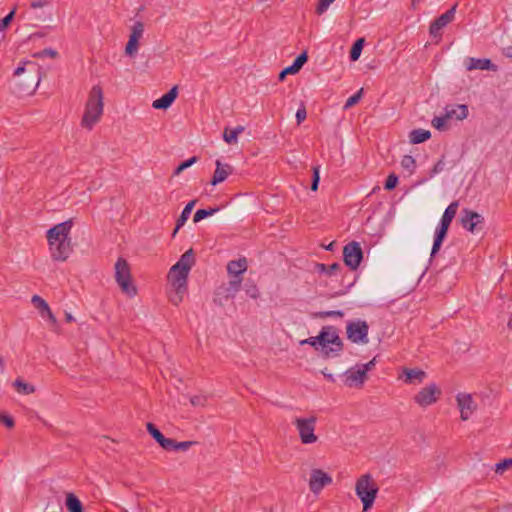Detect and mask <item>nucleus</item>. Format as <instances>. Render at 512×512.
<instances>
[{
  "label": "nucleus",
  "mask_w": 512,
  "mask_h": 512,
  "mask_svg": "<svg viewBox=\"0 0 512 512\" xmlns=\"http://www.w3.org/2000/svg\"><path fill=\"white\" fill-rule=\"evenodd\" d=\"M196 202H197V200L194 199L186 204V206L184 207V209L182 210L180 216L178 217V219L176 221V227L173 231V236H175L176 233L178 232V230L186 223Z\"/></svg>",
  "instance_id": "bb28decb"
},
{
  "label": "nucleus",
  "mask_w": 512,
  "mask_h": 512,
  "mask_svg": "<svg viewBox=\"0 0 512 512\" xmlns=\"http://www.w3.org/2000/svg\"><path fill=\"white\" fill-rule=\"evenodd\" d=\"M365 39L364 38H358L352 45L349 53V58L351 61H357L360 58V55L362 53L363 47H364Z\"/></svg>",
  "instance_id": "c756f323"
},
{
  "label": "nucleus",
  "mask_w": 512,
  "mask_h": 512,
  "mask_svg": "<svg viewBox=\"0 0 512 512\" xmlns=\"http://www.w3.org/2000/svg\"><path fill=\"white\" fill-rule=\"evenodd\" d=\"M316 422L317 418L315 416L308 418L297 417L293 420L292 424L296 427L303 444H312L318 440L317 435L314 433Z\"/></svg>",
  "instance_id": "0eeeda50"
},
{
  "label": "nucleus",
  "mask_w": 512,
  "mask_h": 512,
  "mask_svg": "<svg viewBox=\"0 0 512 512\" xmlns=\"http://www.w3.org/2000/svg\"><path fill=\"white\" fill-rule=\"evenodd\" d=\"M72 220L59 223L47 231V240L51 257L54 261H66L72 252L69 233L72 229Z\"/></svg>",
  "instance_id": "f257e3e1"
},
{
  "label": "nucleus",
  "mask_w": 512,
  "mask_h": 512,
  "mask_svg": "<svg viewBox=\"0 0 512 512\" xmlns=\"http://www.w3.org/2000/svg\"><path fill=\"white\" fill-rule=\"evenodd\" d=\"M196 443L197 442H195V441L176 442V451H187L189 448H191Z\"/></svg>",
  "instance_id": "bf43d9fd"
},
{
  "label": "nucleus",
  "mask_w": 512,
  "mask_h": 512,
  "mask_svg": "<svg viewBox=\"0 0 512 512\" xmlns=\"http://www.w3.org/2000/svg\"><path fill=\"white\" fill-rule=\"evenodd\" d=\"M144 31V25L141 21H136L131 29V34L129 37H134V39L138 40L142 37Z\"/></svg>",
  "instance_id": "a19ab883"
},
{
  "label": "nucleus",
  "mask_w": 512,
  "mask_h": 512,
  "mask_svg": "<svg viewBox=\"0 0 512 512\" xmlns=\"http://www.w3.org/2000/svg\"><path fill=\"white\" fill-rule=\"evenodd\" d=\"M369 326L366 321H349L346 326L347 338L353 343L367 344Z\"/></svg>",
  "instance_id": "6e6552de"
},
{
  "label": "nucleus",
  "mask_w": 512,
  "mask_h": 512,
  "mask_svg": "<svg viewBox=\"0 0 512 512\" xmlns=\"http://www.w3.org/2000/svg\"><path fill=\"white\" fill-rule=\"evenodd\" d=\"M182 298H183V294H177V291L175 290V294L170 297V301L174 305H178L182 301Z\"/></svg>",
  "instance_id": "e2e57ef3"
},
{
  "label": "nucleus",
  "mask_w": 512,
  "mask_h": 512,
  "mask_svg": "<svg viewBox=\"0 0 512 512\" xmlns=\"http://www.w3.org/2000/svg\"><path fill=\"white\" fill-rule=\"evenodd\" d=\"M49 4H50V2L48 0H36V1L31 2L30 7L33 9H37V8L45 7Z\"/></svg>",
  "instance_id": "680f3d73"
},
{
  "label": "nucleus",
  "mask_w": 512,
  "mask_h": 512,
  "mask_svg": "<svg viewBox=\"0 0 512 512\" xmlns=\"http://www.w3.org/2000/svg\"><path fill=\"white\" fill-rule=\"evenodd\" d=\"M397 184H398V176L395 173H391L386 178V181L384 184V189L391 191L394 188H396Z\"/></svg>",
  "instance_id": "37998d69"
},
{
  "label": "nucleus",
  "mask_w": 512,
  "mask_h": 512,
  "mask_svg": "<svg viewBox=\"0 0 512 512\" xmlns=\"http://www.w3.org/2000/svg\"><path fill=\"white\" fill-rule=\"evenodd\" d=\"M308 55L306 52H302L299 54L292 65L284 68L278 75V79L280 81H283L287 74H296L299 72V70L303 67V65L307 62Z\"/></svg>",
  "instance_id": "6ab92c4d"
},
{
  "label": "nucleus",
  "mask_w": 512,
  "mask_h": 512,
  "mask_svg": "<svg viewBox=\"0 0 512 512\" xmlns=\"http://www.w3.org/2000/svg\"><path fill=\"white\" fill-rule=\"evenodd\" d=\"M323 338H324V334L319 333L316 337H310V338L300 341V345L309 344L317 350L319 348V346L321 347V341H323Z\"/></svg>",
  "instance_id": "e433bc0d"
},
{
  "label": "nucleus",
  "mask_w": 512,
  "mask_h": 512,
  "mask_svg": "<svg viewBox=\"0 0 512 512\" xmlns=\"http://www.w3.org/2000/svg\"><path fill=\"white\" fill-rule=\"evenodd\" d=\"M190 402L195 407H204L207 403V397L205 395H195L190 398Z\"/></svg>",
  "instance_id": "8fccbe9b"
},
{
  "label": "nucleus",
  "mask_w": 512,
  "mask_h": 512,
  "mask_svg": "<svg viewBox=\"0 0 512 512\" xmlns=\"http://www.w3.org/2000/svg\"><path fill=\"white\" fill-rule=\"evenodd\" d=\"M0 423L5 425L9 429H12L15 426V421L13 417L6 413H0Z\"/></svg>",
  "instance_id": "de8ad7c7"
},
{
  "label": "nucleus",
  "mask_w": 512,
  "mask_h": 512,
  "mask_svg": "<svg viewBox=\"0 0 512 512\" xmlns=\"http://www.w3.org/2000/svg\"><path fill=\"white\" fill-rule=\"evenodd\" d=\"M138 40L134 39V37H129V40L125 47V52L129 56H133L138 50Z\"/></svg>",
  "instance_id": "79ce46f5"
},
{
  "label": "nucleus",
  "mask_w": 512,
  "mask_h": 512,
  "mask_svg": "<svg viewBox=\"0 0 512 512\" xmlns=\"http://www.w3.org/2000/svg\"><path fill=\"white\" fill-rule=\"evenodd\" d=\"M456 9L457 4H454L449 10L431 22L429 34L433 39H436V43L442 39V29L454 20Z\"/></svg>",
  "instance_id": "1a4fd4ad"
},
{
  "label": "nucleus",
  "mask_w": 512,
  "mask_h": 512,
  "mask_svg": "<svg viewBox=\"0 0 512 512\" xmlns=\"http://www.w3.org/2000/svg\"><path fill=\"white\" fill-rule=\"evenodd\" d=\"M344 312L341 310L319 311L314 314L315 318L343 317Z\"/></svg>",
  "instance_id": "ea45409f"
},
{
  "label": "nucleus",
  "mask_w": 512,
  "mask_h": 512,
  "mask_svg": "<svg viewBox=\"0 0 512 512\" xmlns=\"http://www.w3.org/2000/svg\"><path fill=\"white\" fill-rule=\"evenodd\" d=\"M458 206V201H453L452 203H450L448 207L445 209L439 225L449 228L451 222L456 216Z\"/></svg>",
  "instance_id": "393cba45"
},
{
  "label": "nucleus",
  "mask_w": 512,
  "mask_h": 512,
  "mask_svg": "<svg viewBox=\"0 0 512 512\" xmlns=\"http://www.w3.org/2000/svg\"><path fill=\"white\" fill-rule=\"evenodd\" d=\"M502 54L508 58H512V46H507L502 49Z\"/></svg>",
  "instance_id": "69168bd1"
},
{
  "label": "nucleus",
  "mask_w": 512,
  "mask_h": 512,
  "mask_svg": "<svg viewBox=\"0 0 512 512\" xmlns=\"http://www.w3.org/2000/svg\"><path fill=\"white\" fill-rule=\"evenodd\" d=\"M115 279L122 292L129 297H134L137 294V288L132 283V276L128 262L120 257L115 264Z\"/></svg>",
  "instance_id": "423d86ee"
},
{
  "label": "nucleus",
  "mask_w": 512,
  "mask_h": 512,
  "mask_svg": "<svg viewBox=\"0 0 512 512\" xmlns=\"http://www.w3.org/2000/svg\"><path fill=\"white\" fill-rule=\"evenodd\" d=\"M65 505L69 512H83V505L81 501L73 493H68L66 495Z\"/></svg>",
  "instance_id": "c85d7f7f"
},
{
  "label": "nucleus",
  "mask_w": 512,
  "mask_h": 512,
  "mask_svg": "<svg viewBox=\"0 0 512 512\" xmlns=\"http://www.w3.org/2000/svg\"><path fill=\"white\" fill-rule=\"evenodd\" d=\"M14 15H15V9L10 11L4 18H2L0 20V31L1 32L5 31L8 28V26L10 25V23L12 22V20L14 18Z\"/></svg>",
  "instance_id": "c03bdc74"
},
{
  "label": "nucleus",
  "mask_w": 512,
  "mask_h": 512,
  "mask_svg": "<svg viewBox=\"0 0 512 512\" xmlns=\"http://www.w3.org/2000/svg\"><path fill=\"white\" fill-rule=\"evenodd\" d=\"M247 270V260L245 257L238 260H232L227 264L229 275H242Z\"/></svg>",
  "instance_id": "a878e982"
},
{
  "label": "nucleus",
  "mask_w": 512,
  "mask_h": 512,
  "mask_svg": "<svg viewBox=\"0 0 512 512\" xmlns=\"http://www.w3.org/2000/svg\"><path fill=\"white\" fill-rule=\"evenodd\" d=\"M332 477L321 469H313L310 474L309 487L313 493H319L325 486L332 483Z\"/></svg>",
  "instance_id": "ddd939ff"
},
{
  "label": "nucleus",
  "mask_w": 512,
  "mask_h": 512,
  "mask_svg": "<svg viewBox=\"0 0 512 512\" xmlns=\"http://www.w3.org/2000/svg\"><path fill=\"white\" fill-rule=\"evenodd\" d=\"M448 120H449V117H446V112H445L444 115H442V116L434 117V119L432 120V126L439 131L445 130Z\"/></svg>",
  "instance_id": "4c0bfd02"
},
{
  "label": "nucleus",
  "mask_w": 512,
  "mask_h": 512,
  "mask_svg": "<svg viewBox=\"0 0 512 512\" xmlns=\"http://www.w3.org/2000/svg\"><path fill=\"white\" fill-rule=\"evenodd\" d=\"M216 169L210 181L211 185L215 186L227 179L233 172V167L229 164H223L220 160H216Z\"/></svg>",
  "instance_id": "a211bd4d"
},
{
  "label": "nucleus",
  "mask_w": 512,
  "mask_h": 512,
  "mask_svg": "<svg viewBox=\"0 0 512 512\" xmlns=\"http://www.w3.org/2000/svg\"><path fill=\"white\" fill-rule=\"evenodd\" d=\"M14 91L20 96L31 95L37 89L40 81V67L32 61H27L14 71Z\"/></svg>",
  "instance_id": "f03ea898"
},
{
  "label": "nucleus",
  "mask_w": 512,
  "mask_h": 512,
  "mask_svg": "<svg viewBox=\"0 0 512 512\" xmlns=\"http://www.w3.org/2000/svg\"><path fill=\"white\" fill-rule=\"evenodd\" d=\"M218 211H219V207H214V208H209V209H198L193 216V221L195 223H198L201 220L214 215Z\"/></svg>",
  "instance_id": "473e14b6"
},
{
  "label": "nucleus",
  "mask_w": 512,
  "mask_h": 512,
  "mask_svg": "<svg viewBox=\"0 0 512 512\" xmlns=\"http://www.w3.org/2000/svg\"><path fill=\"white\" fill-rule=\"evenodd\" d=\"M232 279L229 282L230 287L234 291H238L241 287L242 277L240 275H230Z\"/></svg>",
  "instance_id": "4d7b16f0"
},
{
  "label": "nucleus",
  "mask_w": 512,
  "mask_h": 512,
  "mask_svg": "<svg viewBox=\"0 0 512 512\" xmlns=\"http://www.w3.org/2000/svg\"><path fill=\"white\" fill-rule=\"evenodd\" d=\"M446 117L449 119L464 120L468 117V106L464 104H452L445 107Z\"/></svg>",
  "instance_id": "aec40b11"
},
{
  "label": "nucleus",
  "mask_w": 512,
  "mask_h": 512,
  "mask_svg": "<svg viewBox=\"0 0 512 512\" xmlns=\"http://www.w3.org/2000/svg\"><path fill=\"white\" fill-rule=\"evenodd\" d=\"M342 376L344 378V385L350 388H361L367 379V376L357 367V365L346 370Z\"/></svg>",
  "instance_id": "2eb2a0df"
},
{
  "label": "nucleus",
  "mask_w": 512,
  "mask_h": 512,
  "mask_svg": "<svg viewBox=\"0 0 512 512\" xmlns=\"http://www.w3.org/2000/svg\"><path fill=\"white\" fill-rule=\"evenodd\" d=\"M13 386L19 393L24 395H29L35 392V387L29 383L24 382L21 378H17L13 382Z\"/></svg>",
  "instance_id": "7c9ffc66"
},
{
  "label": "nucleus",
  "mask_w": 512,
  "mask_h": 512,
  "mask_svg": "<svg viewBox=\"0 0 512 512\" xmlns=\"http://www.w3.org/2000/svg\"><path fill=\"white\" fill-rule=\"evenodd\" d=\"M466 67L468 70H475V69L491 70V71L497 70V66L495 64H493L490 59H487V58L479 59V58L470 57L467 59Z\"/></svg>",
  "instance_id": "4be33fe9"
},
{
  "label": "nucleus",
  "mask_w": 512,
  "mask_h": 512,
  "mask_svg": "<svg viewBox=\"0 0 512 512\" xmlns=\"http://www.w3.org/2000/svg\"><path fill=\"white\" fill-rule=\"evenodd\" d=\"M401 166L409 171L410 174H413L416 168V161L411 155H404L401 160Z\"/></svg>",
  "instance_id": "c9c22d12"
},
{
  "label": "nucleus",
  "mask_w": 512,
  "mask_h": 512,
  "mask_svg": "<svg viewBox=\"0 0 512 512\" xmlns=\"http://www.w3.org/2000/svg\"><path fill=\"white\" fill-rule=\"evenodd\" d=\"M378 490L377 484L369 473L362 475L356 481L355 492L363 504L364 512L373 506Z\"/></svg>",
  "instance_id": "20e7f679"
},
{
  "label": "nucleus",
  "mask_w": 512,
  "mask_h": 512,
  "mask_svg": "<svg viewBox=\"0 0 512 512\" xmlns=\"http://www.w3.org/2000/svg\"><path fill=\"white\" fill-rule=\"evenodd\" d=\"M195 264V256L192 248L183 253L180 259L173 265V271L180 268L184 272H190L192 266Z\"/></svg>",
  "instance_id": "412c9836"
},
{
  "label": "nucleus",
  "mask_w": 512,
  "mask_h": 512,
  "mask_svg": "<svg viewBox=\"0 0 512 512\" xmlns=\"http://www.w3.org/2000/svg\"><path fill=\"white\" fill-rule=\"evenodd\" d=\"M188 275L189 272H184L180 268L176 269V271H173V266L170 268L168 280L177 291V294H184L187 291Z\"/></svg>",
  "instance_id": "4468645a"
},
{
  "label": "nucleus",
  "mask_w": 512,
  "mask_h": 512,
  "mask_svg": "<svg viewBox=\"0 0 512 512\" xmlns=\"http://www.w3.org/2000/svg\"><path fill=\"white\" fill-rule=\"evenodd\" d=\"M444 166H445V162H444V156L441 157V159H439L435 165L433 166V168L431 169L430 171V177H433L434 175L440 173L443 171L444 169Z\"/></svg>",
  "instance_id": "3c124183"
},
{
  "label": "nucleus",
  "mask_w": 512,
  "mask_h": 512,
  "mask_svg": "<svg viewBox=\"0 0 512 512\" xmlns=\"http://www.w3.org/2000/svg\"><path fill=\"white\" fill-rule=\"evenodd\" d=\"M320 176H319V167H313V176L311 182V190L316 191L319 186Z\"/></svg>",
  "instance_id": "5fc2aeb1"
},
{
  "label": "nucleus",
  "mask_w": 512,
  "mask_h": 512,
  "mask_svg": "<svg viewBox=\"0 0 512 512\" xmlns=\"http://www.w3.org/2000/svg\"><path fill=\"white\" fill-rule=\"evenodd\" d=\"M184 171V168L179 164L173 171V176H178Z\"/></svg>",
  "instance_id": "338daca9"
},
{
  "label": "nucleus",
  "mask_w": 512,
  "mask_h": 512,
  "mask_svg": "<svg viewBox=\"0 0 512 512\" xmlns=\"http://www.w3.org/2000/svg\"><path fill=\"white\" fill-rule=\"evenodd\" d=\"M176 440L172 438H164L160 446L166 451H176Z\"/></svg>",
  "instance_id": "49530a36"
},
{
  "label": "nucleus",
  "mask_w": 512,
  "mask_h": 512,
  "mask_svg": "<svg viewBox=\"0 0 512 512\" xmlns=\"http://www.w3.org/2000/svg\"><path fill=\"white\" fill-rule=\"evenodd\" d=\"M333 2L334 0H319V3L316 8L317 14H323L328 9L329 5Z\"/></svg>",
  "instance_id": "13d9d810"
},
{
  "label": "nucleus",
  "mask_w": 512,
  "mask_h": 512,
  "mask_svg": "<svg viewBox=\"0 0 512 512\" xmlns=\"http://www.w3.org/2000/svg\"><path fill=\"white\" fill-rule=\"evenodd\" d=\"M341 269V265L337 262L331 264V265H326V264H323V263H318L316 264V271L319 272V273H325L329 276L331 275H334L337 273V271H339Z\"/></svg>",
  "instance_id": "2f4dec72"
},
{
  "label": "nucleus",
  "mask_w": 512,
  "mask_h": 512,
  "mask_svg": "<svg viewBox=\"0 0 512 512\" xmlns=\"http://www.w3.org/2000/svg\"><path fill=\"white\" fill-rule=\"evenodd\" d=\"M343 260L351 270H356L360 266L363 260V251L358 242L352 241L344 246Z\"/></svg>",
  "instance_id": "9b49d317"
},
{
  "label": "nucleus",
  "mask_w": 512,
  "mask_h": 512,
  "mask_svg": "<svg viewBox=\"0 0 512 512\" xmlns=\"http://www.w3.org/2000/svg\"><path fill=\"white\" fill-rule=\"evenodd\" d=\"M404 380L405 383H409V384H412V383H422L423 380L425 379L426 377V373L421 370V369H409V368H405L403 370V375L401 376Z\"/></svg>",
  "instance_id": "5701e85b"
},
{
  "label": "nucleus",
  "mask_w": 512,
  "mask_h": 512,
  "mask_svg": "<svg viewBox=\"0 0 512 512\" xmlns=\"http://www.w3.org/2000/svg\"><path fill=\"white\" fill-rule=\"evenodd\" d=\"M233 131L235 132V136L238 138V136L244 131V127L237 126L233 129Z\"/></svg>",
  "instance_id": "774afa93"
},
{
  "label": "nucleus",
  "mask_w": 512,
  "mask_h": 512,
  "mask_svg": "<svg viewBox=\"0 0 512 512\" xmlns=\"http://www.w3.org/2000/svg\"><path fill=\"white\" fill-rule=\"evenodd\" d=\"M460 223L464 229L471 233L482 230L484 218L478 212L464 208L460 218Z\"/></svg>",
  "instance_id": "f8f14e48"
},
{
  "label": "nucleus",
  "mask_w": 512,
  "mask_h": 512,
  "mask_svg": "<svg viewBox=\"0 0 512 512\" xmlns=\"http://www.w3.org/2000/svg\"><path fill=\"white\" fill-rule=\"evenodd\" d=\"M442 394L441 389L435 384L431 383L423 387L414 397L413 400L420 407H428L438 401Z\"/></svg>",
  "instance_id": "9d476101"
},
{
  "label": "nucleus",
  "mask_w": 512,
  "mask_h": 512,
  "mask_svg": "<svg viewBox=\"0 0 512 512\" xmlns=\"http://www.w3.org/2000/svg\"><path fill=\"white\" fill-rule=\"evenodd\" d=\"M457 404L460 409V417L466 421L476 410V403L470 394L460 393L456 396Z\"/></svg>",
  "instance_id": "dca6fc26"
},
{
  "label": "nucleus",
  "mask_w": 512,
  "mask_h": 512,
  "mask_svg": "<svg viewBox=\"0 0 512 512\" xmlns=\"http://www.w3.org/2000/svg\"><path fill=\"white\" fill-rule=\"evenodd\" d=\"M198 161V157L197 156H192L191 158L183 161L180 163L181 167L185 169L191 167L193 164H195L196 162Z\"/></svg>",
  "instance_id": "052dcab7"
},
{
  "label": "nucleus",
  "mask_w": 512,
  "mask_h": 512,
  "mask_svg": "<svg viewBox=\"0 0 512 512\" xmlns=\"http://www.w3.org/2000/svg\"><path fill=\"white\" fill-rule=\"evenodd\" d=\"M512 466V459H504L495 465V472L502 474L505 470Z\"/></svg>",
  "instance_id": "a18cd8bd"
},
{
  "label": "nucleus",
  "mask_w": 512,
  "mask_h": 512,
  "mask_svg": "<svg viewBox=\"0 0 512 512\" xmlns=\"http://www.w3.org/2000/svg\"><path fill=\"white\" fill-rule=\"evenodd\" d=\"M448 229L449 228L441 225H438V227L436 228L434 242L431 250V257H434L440 250L442 243L447 236Z\"/></svg>",
  "instance_id": "b1692460"
},
{
  "label": "nucleus",
  "mask_w": 512,
  "mask_h": 512,
  "mask_svg": "<svg viewBox=\"0 0 512 512\" xmlns=\"http://www.w3.org/2000/svg\"><path fill=\"white\" fill-rule=\"evenodd\" d=\"M223 139L228 144H233L237 142V137L235 136V132L229 129H225L223 133Z\"/></svg>",
  "instance_id": "603ef678"
},
{
  "label": "nucleus",
  "mask_w": 512,
  "mask_h": 512,
  "mask_svg": "<svg viewBox=\"0 0 512 512\" xmlns=\"http://www.w3.org/2000/svg\"><path fill=\"white\" fill-rule=\"evenodd\" d=\"M319 333L324 334L321 341V350L325 358L338 356L343 350V342L339 337L338 330L334 326H324Z\"/></svg>",
  "instance_id": "39448f33"
},
{
  "label": "nucleus",
  "mask_w": 512,
  "mask_h": 512,
  "mask_svg": "<svg viewBox=\"0 0 512 512\" xmlns=\"http://www.w3.org/2000/svg\"><path fill=\"white\" fill-rule=\"evenodd\" d=\"M51 57L56 58L58 56V52L52 48H45L40 52L34 54V57L43 58V57Z\"/></svg>",
  "instance_id": "09e8293b"
},
{
  "label": "nucleus",
  "mask_w": 512,
  "mask_h": 512,
  "mask_svg": "<svg viewBox=\"0 0 512 512\" xmlns=\"http://www.w3.org/2000/svg\"><path fill=\"white\" fill-rule=\"evenodd\" d=\"M363 88L359 89L354 95L350 96L346 103L344 104V109L347 110L351 107H353L354 105H356L360 99L362 98V95H363Z\"/></svg>",
  "instance_id": "58836bf2"
},
{
  "label": "nucleus",
  "mask_w": 512,
  "mask_h": 512,
  "mask_svg": "<svg viewBox=\"0 0 512 512\" xmlns=\"http://www.w3.org/2000/svg\"><path fill=\"white\" fill-rule=\"evenodd\" d=\"M178 96V86H173L167 93L156 99L152 103V107L157 110L168 109Z\"/></svg>",
  "instance_id": "f3484780"
},
{
  "label": "nucleus",
  "mask_w": 512,
  "mask_h": 512,
  "mask_svg": "<svg viewBox=\"0 0 512 512\" xmlns=\"http://www.w3.org/2000/svg\"><path fill=\"white\" fill-rule=\"evenodd\" d=\"M31 302L35 306V308L39 310L42 317H44L45 311H49V308H50L49 305L39 295H34L31 299Z\"/></svg>",
  "instance_id": "72a5a7b5"
},
{
  "label": "nucleus",
  "mask_w": 512,
  "mask_h": 512,
  "mask_svg": "<svg viewBox=\"0 0 512 512\" xmlns=\"http://www.w3.org/2000/svg\"><path fill=\"white\" fill-rule=\"evenodd\" d=\"M148 433L151 437L160 445L165 436L161 433V431L153 424L147 423L146 425Z\"/></svg>",
  "instance_id": "f704fd0d"
},
{
  "label": "nucleus",
  "mask_w": 512,
  "mask_h": 512,
  "mask_svg": "<svg viewBox=\"0 0 512 512\" xmlns=\"http://www.w3.org/2000/svg\"><path fill=\"white\" fill-rule=\"evenodd\" d=\"M376 365V359L373 358L365 364H357V367L367 376V373L371 371Z\"/></svg>",
  "instance_id": "864d4df0"
},
{
  "label": "nucleus",
  "mask_w": 512,
  "mask_h": 512,
  "mask_svg": "<svg viewBox=\"0 0 512 512\" xmlns=\"http://www.w3.org/2000/svg\"><path fill=\"white\" fill-rule=\"evenodd\" d=\"M307 117V111L305 105L302 103L296 112L297 124H301Z\"/></svg>",
  "instance_id": "6e6d98bb"
},
{
  "label": "nucleus",
  "mask_w": 512,
  "mask_h": 512,
  "mask_svg": "<svg viewBox=\"0 0 512 512\" xmlns=\"http://www.w3.org/2000/svg\"><path fill=\"white\" fill-rule=\"evenodd\" d=\"M431 133L424 129H414L409 133V140L412 144H420L430 139Z\"/></svg>",
  "instance_id": "cd10ccee"
},
{
  "label": "nucleus",
  "mask_w": 512,
  "mask_h": 512,
  "mask_svg": "<svg viewBox=\"0 0 512 512\" xmlns=\"http://www.w3.org/2000/svg\"><path fill=\"white\" fill-rule=\"evenodd\" d=\"M49 319V321L53 324V325H56L57 324V319L56 317L54 316V314L52 313L51 309L49 308V311H45L44 312V317H46Z\"/></svg>",
  "instance_id": "0e129e2a"
},
{
  "label": "nucleus",
  "mask_w": 512,
  "mask_h": 512,
  "mask_svg": "<svg viewBox=\"0 0 512 512\" xmlns=\"http://www.w3.org/2000/svg\"><path fill=\"white\" fill-rule=\"evenodd\" d=\"M103 90L100 85H94L85 105V111L81 120L82 127L91 130L100 120L103 114Z\"/></svg>",
  "instance_id": "7ed1b4c3"
}]
</instances>
